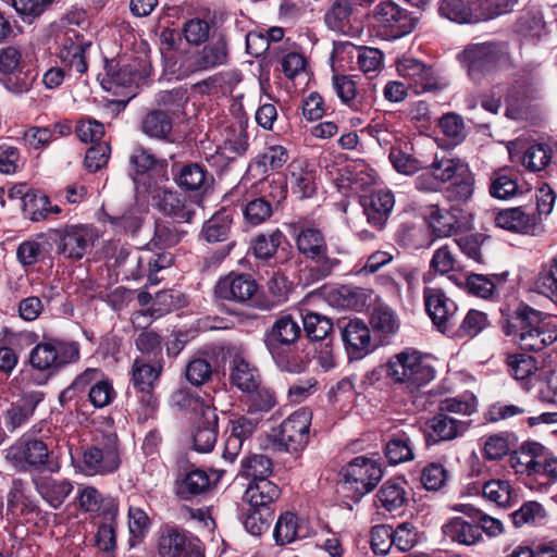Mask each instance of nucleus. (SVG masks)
I'll list each match as a JSON object with an SVG mask.
<instances>
[{"label": "nucleus", "instance_id": "obj_1", "mask_svg": "<svg viewBox=\"0 0 557 557\" xmlns=\"http://www.w3.org/2000/svg\"><path fill=\"white\" fill-rule=\"evenodd\" d=\"M502 329L525 351H541L557 341V326L529 306L518 307L503 320Z\"/></svg>", "mask_w": 557, "mask_h": 557}, {"label": "nucleus", "instance_id": "obj_2", "mask_svg": "<svg viewBox=\"0 0 557 557\" xmlns=\"http://www.w3.org/2000/svg\"><path fill=\"white\" fill-rule=\"evenodd\" d=\"M301 333L299 321L289 313L278 315L265 330L264 346L281 371L298 374L306 369V363L296 349Z\"/></svg>", "mask_w": 557, "mask_h": 557}, {"label": "nucleus", "instance_id": "obj_3", "mask_svg": "<svg viewBox=\"0 0 557 557\" xmlns=\"http://www.w3.org/2000/svg\"><path fill=\"white\" fill-rule=\"evenodd\" d=\"M298 252L317 265L320 277L329 276L339 264L326 243L324 232L315 224L298 221L292 224Z\"/></svg>", "mask_w": 557, "mask_h": 557}, {"label": "nucleus", "instance_id": "obj_4", "mask_svg": "<svg viewBox=\"0 0 557 557\" xmlns=\"http://www.w3.org/2000/svg\"><path fill=\"white\" fill-rule=\"evenodd\" d=\"M386 367L387 376L394 383L404 384L411 392L420 389L435 377L434 368L425 357L413 349L394 355Z\"/></svg>", "mask_w": 557, "mask_h": 557}, {"label": "nucleus", "instance_id": "obj_5", "mask_svg": "<svg viewBox=\"0 0 557 557\" xmlns=\"http://www.w3.org/2000/svg\"><path fill=\"white\" fill-rule=\"evenodd\" d=\"M5 460L20 472H58L60 466L52 460L48 445L37 438L22 436L5 449Z\"/></svg>", "mask_w": 557, "mask_h": 557}, {"label": "nucleus", "instance_id": "obj_6", "mask_svg": "<svg viewBox=\"0 0 557 557\" xmlns=\"http://www.w3.org/2000/svg\"><path fill=\"white\" fill-rule=\"evenodd\" d=\"M121 462L119 437L116 433L108 432L84 448L81 470L86 475H107L116 472Z\"/></svg>", "mask_w": 557, "mask_h": 557}, {"label": "nucleus", "instance_id": "obj_7", "mask_svg": "<svg viewBox=\"0 0 557 557\" xmlns=\"http://www.w3.org/2000/svg\"><path fill=\"white\" fill-rule=\"evenodd\" d=\"M81 358V346L74 341L50 338L38 343L30 351L29 362L34 369L48 375L58 373Z\"/></svg>", "mask_w": 557, "mask_h": 557}, {"label": "nucleus", "instance_id": "obj_8", "mask_svg": "<svg viewBox=\"0 0 557 557\" xmlns=\"http://www.w3.org/2000/svg\"><path fill=\"white\" fill-rule=\"evenodd\" d=\"M230 48L225 33L215 34L201 50L181 59L177 67L178 78H185L197 72L210 71L226 65Z\"/></svg>", "mask_w": 557, "mask_h": 557}, {"label": "nucleus", "instance_id": "obj_9", "mask_svg": "<svg viewBox=\"0 0 557 557\" xmlns=\"http://www.w3.org/2000/svg\"><path fill=\"white\" fill-rule=\"evenodd\" d=\"M342 475L343 490L351 492V497L359 500L379 484L383 470L375 460L358 456L343 468Z\"/></svg>", "mask_w": 557, "mask_h": 557}, {"label": "nucleus", "instance_id": "obj_10", "mask_svg": "<svg viewBox=\"0 0 557 557\" xmlns=\"http://www.w3.org/2000/svg\"><path fill=\"white\" fill-rule=\"evenodd\" d=\"M312 413L301 408L288 416L273 433V443L281 450L298 453L309 442Z\"/></svg>", "mask_w": 557, "mask_h": 557}, {"label": "nucleus", "instance_id": "obj_11", "mask_svg": "<svg viewBox=\"0 0 557 557\" xmlns=\"http://www.w3.org/2000/svg\"><path fill=\"white\" fill-rule=\"evenodd\" d=\"M459 60L467 69L470 78L479 82L498 64L506 63L508 55L503 54L498 45L482 42L467 46L459 55Z\"/></svg>", "mask_w": 557, "mask_h": 557}, {"label": "nucleus", "instance_id": "obj_12", "mask_svg": "<svg viewBox=\"0 0 557 557\" xmlns=\"http://www.w3.org/2000/svg\"><path fill=\"white\" fill-rule=\"evenodd\" d=\"M48 237L55 245L58 253L71 259H82L91 244L94 234L88 225L73 224L50 230Z\"/></svg>", "mask_w": 557, "mask_h": 557}, {"label": "nucleus", "instance_id": "obj_13", "mask_svg": "<svg viewBox=\"0 0 557 557\" xmlns=\"http://www.w3.org/2000/svg\"><path fill=\"white\" fill-rule=\"evenodd\" d=\"M158 547L162 557H203L200 541L176 525L162 529Z\"/></svg>", "mask_w": 557, "mask_h": 557}, {"label": "nucleus", "instance_id": "obj_14", "mask_svg": "<svg viewBox=\"0 0 557 557\" xmlns=\"http://www.w3.org/2000/svg\"><path fill=\"white\" fill-rule=\"evenodd\" d=\"M259 289L257 281L248 273L231 272L214 286V295L239 305H250Z\"/></svg>", "mask_w": 557, "mask_h": 557}, {"label": "nucleus", "instance_id": "obj_15", "mask_svg": "<svg viewBox=\"0 0 557 557\" xmlns=\"http://www.w3.org/2000/svg\"><path fill=\"white\" fill-rule=\"evenodd\" d=\"M396 69L403 78L413 88L416 94L441 89L443 84L432 66L411 57H401L397 60Z\"/></svg>", "mask_w": 557, "mask_h": 557}, {"label": "nucleus", "instance_id": "obj_16", "mask_svg": "<svg viewBox=\"0 0 557 557\" xmlns=\"http://www.w3.org/2000/svg\"><path fill=\"white\" fill-rule=\"evenodd\" d=\"M369 17L379 27L385 28L394 37L409 34L413 29V23L409 14L392 0L377 3Z\"/></svg>", "mask_w": 557, "mask_h": 557}, {"label": "nucleus", "instance_id": "obj_17", "mask_svg": "<svg viewBox=\"0 0 557 557\" xmlns=\"http://www.w3.org/2000/svg\"><path fill=\"white\" fill-rule=\"evenodd\" d=\"M337 326L350 360L361 359L371 352V333L363 321L343 319L338 321Z\"/></svg>", "mask_w": 557, "mask_h": 557}, {"label": "nucleus", "instance_id": "obj_18", "mask_svg": "<svg viewBox=\"0 0 557 557\" xmlns=\"http://www.w3.org/2000/svg\"><path fill=\"white\" fill-rule=\"evenodd\" d=\"M425 310L437 329L450 332L454 326L457 305L446 294L436 287H425L423 290Z\"/></svg>", "mask_w": 557, "mask_h": 557}, {"label": "nucleus", "instance_id": "obj_19", "mask_svg": "<svg viewBox=\"0 0 557 557\" xmlns=\"http://www.w3.org/2000/svg\"><path fill=\"white\" fill-rule=\"evenodd\" d=\"M90 47L91 42L84 35L75 29H69L63 35L58 57L63 64L78 74H84L88 69L86 51Z\"/></svg>", "mask_w": 557, "mask_h": 557}, {"label": "nucleus", "instance_id": "obj_20", "mask_svg": "<svg viewBox=\"0 0 557 557\" xmlns=\"http://www.w3.org/2000/svg\"><path fill=\"white\" fill-rule=\"evenodd\" d=\"M470 422L460 420L443 412H436L426 422L425 440L428 445L453 441L462 436L469 429Z\"/></svg>", "mask_w": 557, "mask_h": 557}, {"label": "nucleus", "instance_id": "obj_21", "mask_svg": "<svg viewBox=\"0 0 557 557\" xmlns=\"http://www.w3.org/2000/svg\"><path fill=\"white\" fill-rule=\"evenodd\" d=\"M253 256L262 261L274 259L275 263L287 260L289 244L284 233L276 228L271 233H261L251 242Z\"/></svg>", "mask_w": 557, "mask_h": 557}, {"label": "nucleus", "instance_id": "obj_22", "mask_svg": "<svg viewBox=\"0 0 557 557\" xmlns=\"http://www.w3.org/2000/svg\"><path fill=\"white\" fill-rule=\"evenodd\" d=\"M44 400V394L38 391L24 393L12 403L4 414V424L10 432L25 425L34 416L37 406Z\"/></svg>", "mask_w": 557, "mask_h": 557}, {"label": "nucleus", "instance_id": "obj_23", "mask_svg": "<svg viewBox=\"0 0 557 557\" xmlns=\"http://www.w3.org/2000/svg\"><path fill=\"white\" fill-rule=\"evenodd\" d=\"M394 195L389 190H376L362 197L361 205L368 222L377 230L383 228L393 208Z\"/></svg>", "mask_w": 557, "mask_h": 557}, {"label": "nucleus", "instance_id": "obj_24", "mask_svg": "<svg viewBox=\"0 0 557 557\" xmlns=\"http://www.w3.org/2000/svg\"><path fill=\"white\" fill-rule=\"evenodd\" d=\"M309 534L306 521L290 511L280 515L273 530V539L277 546H285L295 541L306 539Z\"/></svg>", "mask_w": 557, "mask_h": 557}, {"label": "nucleus", "instance_id": "obj_25", "mask_svg": "<svg viewBox=\"0 0 557 557\" xmlns=\"http://www.w3.org/2000/svg\"><path fill=\"white\" fill-rule=\"evenodd\" d=\"M218 438V416L215 409L201 407V417L193 435L194 448L199 453L211 451Z\"/></svg>", "mask_w": 557, "mask_h": 557}, {"label": "nucleus", "instance_id": "obj_26", "mask_svg": "<svg viewBox=\"0 0 557 557\" xmlns=\"http://www.w3.org/2000/svg\"><path fill=\"white\" fill-rule=\"evenodd\" d=\"M228 380L232 386L247 393L261 384V374L253 363L236 355L230 364Z\"/></svg>", "mask_w": 557, "mask_h": 557}, {"label": "nucleus", "instance_id": "obj_27", "mask_svg": "<svg viewBox=\"0 0 557 557\" xmlns=\"http://www.w3.org/2000/svg\"><path fill=\"white\" fill-rule=\"evenodd\" d=\"M36 492L53 508H60L73 491V484L65 479L38 476L33 479Z\"/></svg>", "mask_w": 557, "mask_h": 557}, {"label": "nucleus", "instance_id": "obj_28", "mask_svg": "<svg viewBox=\"0 0 557 557\" xmlns=\"http://www.w3.org/2000/svg\"><path fill=\"white\" fill-rule=\"evenodd\" d=\"M495 224L506 231L531 234L536 230L537 216L525 212L521 207L509 208L495 215Z\"/></svg>", "mask_w": 557, "mask_h": 557}, {"label": "nucleus", "instance_id": "obj_29", "mask_svg": "<svg viewBox=\"0 0 557 557\" xmlns=\"http://www.w3.org/2000/svg\"><path fill=\"white\" fill-rule=\"evenodd\" d=\"M281 488L270 480H257L248 484L240 504L256 508H273V503L280 497Z\"/></svg>", "mask_w": 557, "mask_h": 557}, {"label": "nucleus", "instance_id": "obj_30", "mask_svg": "<svg viewBox=\"0 0 557 557\" xmlns=\"http://www.w3.org/2000/svg\"><path fill=\"white\" fill-rule=\"evenodd\" d=\"M442 530L446 539L460 545L471 546L482 541L480 528L474 520L467 521L461 517H455L448 520Z\"/></svg>", "mask_w": 557, "mask_h": 557}, {"label": "nucleus", "instance_id": "obj_31", "mask_svg": "<svg viewBox=\"0 0 557 557\" xmlns=\"http://www.w3.org/2000/svg\"><path fill=\"white\" fill-rule=\"evenodd\" d=\"M181 298V293L173 289L158 292L152 301L151 309L147 311L135 312L132 321L137 325H141V319L145 320V323H149L147 320L148 315L159 318L174 309L180 308L182 305Z\"/></svg>", "mask_w": 557, "mask_h": 557}, {"label": "nucleus", "instance_id": "obj_32", "mask_svg": "<svg viewBox=\"0 0 557 557\" xmlns=\"http://www.w3.org/2000/svg\"><path fill=\"white\" fill-rule=\"evenodd\" d=\"M161 372L162 364L160 361L151 363L145 358H136L131 370L133 389H154Z\"/></svg>", "mask_w": 557, "mask_h": 557}, {"label": "nucleus", "instance_id": "obj_33", "mask_svg": "<svg viewBox=\"0 0 557 557\" xmlns=\"http://www.w3.org/2000/svg\"><path fill=\"white\" fill-rule=\"evenodd\" d=\"M274 517L273 508H256V506L239 505V519L246 531L251 535H261L271 524Z\"/></svg>", "mask_w": 557, "mask_h": 557}, {"label": "nucleus", "instance_id": "obj_34", "mask_svg": "<svg viewBox=\"0 0 557 557\" xmlns=\"http://www.w3.org/2000/svg\"><path fill=\"white\" fill-rule=\"evenodd\" d=\"M356 10L352 0H333L324 16L326 26L337 33H347L351 28Z\"/></svg>", "mask_w": 557, "mask_h": 557}, {"label": "nucleus", "instance_id": "obj_35", "mask_svg": "<svg viewBox=\"0 0 557 557\" xmlns=\"http://www.w3.org/2000/svg\"><path fill=\"white\" fill-rule=\"evenodd\" d=\"M175 180L178 186L186 190H206L213 183V176L199 163L183 165Z\"/></svg>", "mask_w": 557, "mask_h": 557}, {"label": "nucleus", "instance_id": "obj_36", "mask_svg": "<svg viewBox=\"0 0 557 557\" xmlns=\"http://www.w3.org/2000/svg\"><path fill=\"white\" fill-rule=\"evenodd\" d=\"M183 33L189 45L198 47L214 38L215 34L223 33V30L218 26L214 18L194 17L185 22Z\"/></svg>", "mask_w": 557, "mask_h": 557}, {"label": "nucleus", "instance_id": "obj_37", "mask_svg": "<svg viewBox=\"0 0 557 557\" xmlns=\"http://www.w3.org/2000/svg\"><path fill=\"white\" fill-rule=\"evenodd\" d=\"M158 208L163 214L178 223L190 222L194 215L186 199L172 190H163L159 195Z\"/></svg>", "mask_w": 557, "mask_h": 557}, {"label": "nucleus", "instance_id": "obj_38", "mask_svg": "<svg viewBox=\"0 0 557 557\" xmlns=\"http://www.w3.org/2000/svg\"><path fill=\"white\" fill-rule=\"evenodd\" d=\"M140 129L150 138L171 141L173 119L168 111L152 110L144 116Z\"/></svg>", "mask_w": 557, "mask_h": 557}, {"label": "nucleus", "instance_id": "obj_39", "mask_svg": "<svg viewBox=\"0 0 557 557\" xmlns=\"http://www.w3.org/2000/svg\"><path fill=\"white\" fill-rule=\"evenodd\" d=\"M405 485V481L387 480L375 495L376 506L389 512L405 506L408 500Z\"/></svg>", "mask_w": 557, "mask_h": 557}, {"label": "nucleus", "instance_id": "obj_40", "mask_svg": "<svg viewBox=\"0 0 557 557\" xmlns=\"http://www.w3.org/2000/svg\"><path fill=\"white\" fill-rule=\"evenodd\" d=\"M543 446L537 443L522 445L521 448L510 456V465L516 473L537 474L540 473V453Z\"/></svg>", "mask_w": 557, "mask_h": 557}, {"label": "nucleus", "instance_id": "obj_41", "mask_svg": "<svg viewBox=\"0 0 557 557\" xmlns=\"http://www.w3.org/2000/svg\"><path fill=\"white\" fill-rule=\"evenodd\" d=\"M133 260L137 262V270L133 272L135 278L147 276L151 283H157V272L169 268L173 262V256L170 252H160L134 256Z\"/></svg>", "mask_w": 557, "mask_h": 557}, {"label": "nucleus", "instance_id": "obj_42", "mask_svg": "<svg viewBox=\"0 0 557 557\" xmlns=\"http://www.w3.org/2000/svg\"><path fill=\"white\" fill-rule=\"evenodd\" d=\"M288 150L282 145H269L251 163L249 169L263 175L269 171H277L287 163Z\"/></svg>", "mask_w": 557, "mask_h": 557}, {"label": "nucleus", "instance_id": "obj_43", "mask_svg": "<svg viewBox=\"0 0 557 557\" xmlns=\"http://www.w3.org/2000/svg\"><path fill=\"white\" fill-rule=\"evenodd\" d=\"M246 394V413L259 417L261 421L264 414L270 412L277 404L275 393L269 387L261 386V384L256 389Z\"/></svg>", "mask_w": 557, "mask_h": 557}, {"label": "nucleus", "instance_id": "obj_44", "mask_svg": "<svg viewBox=\"0 0 557 557\" xmlns=\"http://www.w3.org/2000/svg\"><path fill=\"white\" fill-rule=\"evenodd\" d=\"M429 166L442 186L447 182H451L455 178H458L459 175H462V173H466V171L470 169L469 165L461 159L447 156H435L434 160Z\"/></svg>", "mask_w": 557, "mask_h": 557}, {"label": "nucleus", "instance_id": "obj_45", "mask_svg": "<svg viewBox=\"0 0 557 557\" xmlns=\"http://www.w3.org/2000/svg\"><path fill=\"white\" fill-rule=\"evenodd\" d=\"M103 377L100 369L87 368L78 374L74 381L63 389L59 395V401L62 407H66L71 401L75 400L78 394L83 393L87 386L95 384Z\"/></svg>", "mask_w": 557, "mask_h": 557}, {"label": "nucleus", "instance_id": "obj_46", "mask_svg": "<svg viewBox=\"0 0 557 557\" xmlns=\"http://www.w3.org/2000/svg\"><path fill=\"white\" fill-rule=\"evenodd\" d=\"M145 213V209L134 203L120 214H107V219L117 231L135 234L143 225Z\"/></svg>", "mask_w": 557, "mask_h": 557}, {"label": "nucleus", "instance_id": "obj_47", "mask_svg": "<svg viewBox=\"0 0 557 557\" xmlns=\"http://www.w3.org/2000/svg\"><path fill=\"white\" fill-rule=\"evenodd\" d=\"M440 14L458 24H471L479 22L468 0H441L438 5Z\"/></svg>", "mask_w": 557, "mask_h": 557}, {"label": "nucleus", "instance_id": "obj_48", "mask_svg": "<svg viewBox=\"0 0 557 557\" xmlns=\"http://www.w3.org/2000/svg\"><path fill=\"white\" fill-rule=\"evenodd\" d=\"M370 324L372 330L383 336H389L397 333L399 330V319L395 311L384 305H379L373 308Z\"/></svg>", "mask_w": 557, "mask_h": 557}, {"label": "nucleus", "instance_id": "obj_49", "mask_svg": "<svg viewBox=\"0 0 557 557\" xmlns=\"http://www.w3.org/2000/svg\"><path fill=\"white\" fill-rule=\"evenodd\" d=\"M384 453L391 465H398L414 458L412 442L406 433L394 435L388 440Z\"/></svg>", "mask_w": 557, "mask_h": 557}, {"label": "nucleus", "instance_id": "obj_50", "mask_svg": "<svg viewBox=\"0 0 557 557\" xmlns=\"http://www.w3.org/2000/svg\"><path fill=\"white\" fill-rule=\"evenodd\" d=\"M474 191V175L468 169L466 173L459 175L450 182V185L445 190V197L449 202L461 205L469 201Z\"/></svg>", "mask_w": 557, "mask_h": 557}, {"label": "nucleus", "instance_id": "obj_51", "mask_svg": "<svg viewBox=\"0 0 557 557\" xmlns=\"http://www.w3.org/2000/svg\"><path fill=\"white\" fill-rule=\"evenodd\" d=\"M483 497L498 507H509L516 499L511 484L506 480L487 481L482 488Z\"/></svg>", "mask_w": 557, "mask_h": 557}, {"label": "nucleus", "instance_id": "obj_52", "mask_svg": "<svg viewBox=\"0 0 557 557\" xmlns=\"http://www.w3.org/2000/svg\"><path fill=\"white\" fill-rule=\"evenodd\" d=\"M272 460L262 454H252L242 460L240 473L245 478L257 480H269L268 476L272 473Z\"/></svg>", "mask_w": 557, "mask_h": 557}, {"label": "nucleus", "instance_id": "obj_53", "mask_svg": "<svg viewBox=\"0 0 557 557\" xmlns=\"http://www.w3.org/2000/svg\"><path fill=\"white\" fill-rule=\"evenodd\" d=\"M535 287L540 294L557 299V253L542 265Z\"/></svg>", "mask_w": 557, "mask_h": 557}, {"label": "nucleus", "instance_id": "obj_54", "mask_svg": "<svg viewBox=\"0 0 557 557\" xmlns=\"http://www.w3.org/2000/svg\"><path fill=\"white\" fill-rule=\"evenodd\" d=\"M301 320V329L311 341L325 339L333 330L332 321L326 315L317 312H307Z\"/></svg>", "mask_w": 557, "mask_h": 557}, {"label": "nucleus", "instance_id": "obj_55", "mask_svg": "<svg viewBox=\"0 0 557 557\" xmlns=\"http://www.w3.org/2000/svg\"><path fill=\"white\" fill-rule=\"evenodd\" d=\"M231 219L225 212L212 215L202 226L201 237L208 243L223 242L227 238Z\"/></svg>", "mask_w": 557, "mask_h": 557}, {"label": "nucleus", "instance_id": "obj_56", "mask_svg": "<svg viewBox=\"0 0 557 557\" xmlns=\"http://www.w3.org/2000/svg\"><path fill=\"white\" fill-rule=\"evenodd\" d=\"M553 150L546 144L530 146L522 156V164L532 172L545 170L552 162Z\"/></svg>", "mask_w": 557, "mask_h": 557}, {"label": "nucleus", "instance_id": "obj_57", "mask_svg": "<svg viewBox=\"0 0 557 557\" xmlns=\"http://www.w3.org/2000/svg\"><path fill=\"white\" fill-rule=\"evenodd\" d=\"M135 396V408L137 421L145 423L156 417L159 401L153 389H133Z\"/></svg>", "mask_w": 557, "mask_h": 557}, {"label": "nucleus", "instance_id": "obj_58", "mask_svg": "<svg viewBox=\"0 0 557 557\" xmlns=\"http://www.w3.org/2000/svg\"><path fill=\"white\" fill-rule=\"evenodd\" d=\"M7 512L13 516L28 517L39 515L40 509L35 499L23 491L15 490L8 495Z\"/></svg>", "mask_w": 557, "mask_h": 557}, {"label": "nucleus", "instance_id": "obj_59", "mask_svg": "<svg viewBox=\"0 0 557 557\" xmlns=\"http://www.w3.org/2000/svg\"><path fill=\"white\" fill-rule=\"evenodd\" d=\"M456 211L454 208L445 211L436 206L433 207L430 212V223L440 236H449L460 227Z\"/></svg>", "mask_w": 557, "mask_h": 557}, {"label": "nucleus", "instance_id": "obj_60", "mask_svg": "<svg viewBox=\"0 0 557 557\" xmlns=\"http://www.w3.org/2000/svg\"><path fill=\"white\" fill-rule=\"evenodd\" d=\"M344 49H347L349 53L356 52L357 63L363 73L375 72L382 65L383 53L376 48L356 47L355 45L346 44Z\"/></svg>", "mask_w": 557, "mask_h": 557}, {"label": "nucleus", "instance_id": "obj_61", "mask_svg": "<svg viewBox=\"0 0 557 557\" xmlns=\"http://www.w3.org/2000/svg\"><path fill=\"white\" fill-rule=\"evenodd\" d=\"M272 214L273 203L265 196L248 201L244 209L245 220L252 226L267 222Z\"/></svg>", "mask_w": 557, "mask_h": 557}, {"label": "nucleus", "instance_id": "obj_62", "mask_svg": "<svg viewBox=\"0 0 557 557\" xmlns=\"http://www.w3.org/2000/svg\"><path fill=\"white\" fill-rule=\"evenodd\" d=\"M184 234L173 224L156 222L154 235L148 245L159 249L170 248L177 245Z\"/></svg>", "mask_w": 557, "mask_h": 557}, {"label": "nucleus", "instance_id": "obj_63", "mask_svg": "<svg viewBox=\"0 0 557 557\" xmlns=\"http://www.w3.org/2000/svg\"><path fill=\"white\" fill-rule=\"evenodd\" d=\"M388 158L394 169L405 175H413L423 168V163L419 159L401 147H392Z\"/></svg>", "mask_w": 557, "mask_h": 557}, {"label": "nucleus", "instance_id": "obj_64", "mask_svg": "<svg viewBox=\"0 0 557 557\" xmlns=\"http://www.w3.org/2000/svg\"><path fill=\"white\" fill-rule=\"evenodd\" d=\"M517 178L506 172H496L493 174L490 194L497 199H508L513 197L518 191Z\"/></svg>", "mask_w": 557, "mask_h": 557}]
</instances>
